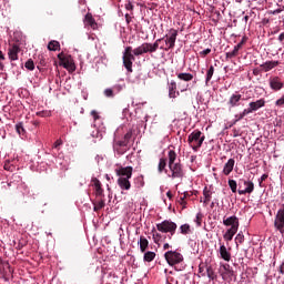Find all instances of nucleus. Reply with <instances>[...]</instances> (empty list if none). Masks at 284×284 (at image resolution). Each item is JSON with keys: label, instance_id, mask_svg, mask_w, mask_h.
<instances>
[{"label": "nucleus", "instance_id": "obj_45", "mask_svg": "<svg viewBox=\"0 0 284 284\" xmlns=\"http://www.w3.org/2000/svg\"><path fill=\"white\" fill-rule=\"evenodd\" d=\"M235 241H236V243L239 244H241V243H243V241H245V235H243V233H239L237 235H236V237H235Z\"/></svg>", "mask_w": 284, "mask_h": 284}, {"label": "nucleus", "instance_id": "obj_46", "mask_svg": "<svg viewBox=\"0 0 284 284\" xmlns=\"http://www.w3.org/2000/svg\"><path fill=\"white\" fill-rule=\"evenodd\" d=\"M104 95L108 97L109 99H112L114 97V91L112 89H105Z\"/></svg>", "mask_w": 284, "mask_h": 284}, {"label": "nucleus", "instance_id": "obj_42", "mask_svg": "<svg viewBox=\"0 0 284 284\" xmlns=\"http://www.w3.org/2000/svg\"><path fill=\"white\" fill-rule=\"evenodd\" d=\"M206 274L211 278V281H214L215 275H214V270L212 268V266L206 267Z\"/></svg>", "mask_w": 284, "mask_h": 284}, {"label": "nucleus", "instance_id": "obj_7", "mask_svg": "<svg viewBox=\"0 0 284 284\" xmlns=\"http://www.w3.org/2000/svg\"><path fill=\"white\" fill-rule=\"evenodd\" d=\"M164 258L166 263L171 266L179 265V263H183V254L178 251H168L164 254Z\"/></svg>", "mask_w": 284, "mask_h": 284}, {"label": "nucleus", "instance_id": "obj_32", "mask_svg": "<svg viewBox=\"0 0 284 284\" xmlns=\"http://www.w3.org/2000/svg\"><path fill=\"white\" fill-rule=\"evenodd\" d=\"M156 258V253L152 252V251H148L146 253H144V261L146 263H152V261Z\"/></svg>", "mask_w": 284, "mask_h": 284}, {"label": "nucleus", "instance_id": "obj_1", "mask_svg": "<svg viewBox=\"0 0 284 284\" xmlns=\"http://www.w3.org/2000/svg\"><path fill=\"white\" fill-rule=\"evenodd\" d=\"M148 52H150L148 42L142 43L140 47L133 50H132V47H126L122 55L123 67L125 68V70L129 73H132L133 61H136L135 57H141V54H148Z\"/></svg>", "mask_w": 284, "mask_h": 284}, {"label": "nucleus", "instance_id": "obj_23", "mask_svg": "<svg viewBox=\"0 0 284 284\" xmlns=\"http://www.w3.org/2000/svg\"><path fill=\"white\" fill-rule=\"evenodd\" d=\"M118 185L122 190H126V191L130 190V187H132V184L130 183V179L128 178H119Z\"/></svg>", "mask_w": 284, "mask_h": 284}, {"label": "nucleus", "instance_id": "obj_40", "mask_svg": "<svg viewBox=\"0 0 284 284\" xmlns=\"http://www.w3.org/2000/svg\"><path fill=\"white\" fill-rule=\"evenodd\" d=\"M24 68H27V70H30L32 72V70H34V61L32 59H29L24 63Z\"/></svg>", "mask_w": 284, "mask_h": 284}, {"label": "nucleus", "instance_id": "obj_33", "mask_svg": "<svg viewBox=\"0 0 284 284\" xmlns=\"http://www.w3.org/2000/svg\"><path fill=\"white\" fill-rule=\"evenodd\" d=\"M93 210L94 212H99L100 210H103L105 207V200H100L99 202L93 203Z\"/></svg>", "mask_w": 284, "mask_h": 284}, {"label": "nucleus", "instance_id": "obj_58", "mask_svg": "<svg viewBox=\"0 0 284 284\" xmlns=\"http://www.w3.org/2000/svg\"><path fill=\"white\" fill-rule=\"evenodd\" d=\"M60 145H63V141H62V140H57V141L54 142V144H53V148H54L55 150H58Z\"/></svg>", "mask_w": 284, "mask_h": 284}, {"label": "nucleus", "instance_id": "obj_47", "mask_svg": "<svg viewBox=\"0 0 284 284\" xmlns=\"http://www.w3.org/2000/svg\"><path fill=\"white\" fill-rule=\"evenodd\" d=\"M242 119H245V116L243 115V113H239L235 115V120L233 121V125H236V123H239V121H242Z\"/></svg>", "mask_w": 284, "mask_h": 284}, {"label": "nucleus", "instance_id": "obj_22", "mask_svg": "<svg viewBox=\"0 0 284 284\" xmlns=\"http://www.w3.org/2000/svg\"><path fill=\"white\" fill-rule=\"evenodd\" d=\"M84 24L90 26L92 30H97V20L92 17V13H87L84 17Z\"/></svg>", "mask_w": 284, "mask_h": 284}, {"label": "nucleus", "instance_id": "obj_49", "mask_svg": "<svg viewBox=\"0 0 284 284\" xmlns=\"http://www.w3.org/2000/svg\"><path fill=\"white\" fill-rule=\"evenodd\" d=\"M275 105H277L278 108H283V105H284V94L282 95V98L276 100Z\"/></svg>", "mask_w": 284, "mask_h": 284}, {"label": "nucleus", "instance_id": "obj_55", "mask_svg": "<svg viewBox=\"0 0 284 284\" xmlns=\"http://www.w3.org/2000/svg\"><path fill=\"white\" fill-rule=\"evenodd\" d=\"M252 109L248 106L247 109H244L242 113L243 116H247V114H252Z\"/></svg>", "mask_w": 284, "mask_h": 284}, {"label": "nucleus", "instance_id": "obj_41", "mask_svg": "<svg viewBox=\"0 0 284 284\" xmlns=\"http://www.w3.org/2000/svg\"><path fill=\"white\" fill-rule=\"evenodd\" d=\"M195 223H196L197 227H201V225L203 223V213H197L196 214Z\"/></svg>", "mask_w": 284, "mask_h": 284}, {"label": "nucleus", "instance_id": "obj_26", "mask_svg": "<svg viewBox=\"0 0 284 284\" xmlns=\"http://www.w3.org/2000/svg\"><path fill=\"white\" fill-rule=\"evenodd\" d=\"M176 77L180 81H185L186 83L194 79V75L192 73H185V72L178 73Z\"/></svg>", "mask_w": 284, "mask_h": 284}, {"label": "nucleus", "instance_id": "obj_37", "mask_svg": "<svg viewBox=\"0 0 284 284\" xmlns=\"http://www.w3.org/2000/svg\"><path fill=\"white\" fill-rule=\"evenodd\" d=\"M113 150H114V152H116V154H119V156H121L128 152V149L125 146L113 145Z\"/></svg>", "mask_w": 284, "mask_h": 284}, {"label": "nucleus", "instance_id": "obj_12", "mask_svg": "<svg viewBox=\"0 0 284 284\" xmlns=\"http://www.w3.org/2000/svg\"><path fill=\"white\" fill-rule=\"evenodd\" d=\"M268 84L271 90H273L274 92H278V90H283V85H284L280 77H271L268 79Z\"/></svg>", "mask_w": 284, "mask_h": 284}, {"label": "nucleus", "instance_id": "obj_62", "mask_svg": "<svg viewBox=\"0 0 284 284\" xmlns=\"http://www.w3.org/2000/svg\"><path fill=\"white\" fill-rule=\"evenodd\" d=\"M239 50H241L240 45H235L231 52L235 53V57H239Z\"/></svg>", "mask_w": 284, "mask_h": 284}, {"label": "nucleus", "instance_id": "obj_29", "mask_svg": "<svg viewBox=\"0 0 284 284\" xmlns=\"http://www.w3.org/2000/svg\"><path fill=\"white\" fill-rule=\"evenodd\" d=\"M150 245V242L148 241V239H145V236H141L140 237V251L143 253H145V250H148Z\"/></svg>", "mask_w": 284, "mask_h": 284}, {"label": "nucleus", "instance_id": "obj_35", "mask_svg": "<svg viewBox=\"0 0 284 284\" xmlns=\"http://www.w3.org/2000/svg\"><path fill=\"white\" fill-rule=\"evenodd\" d=\"M176 161V152L174 150L169 151V165H174Z\"/></svg>", "mask_w": 284, "mask_h": 284}, {"label": "nucleus", "instance_id": "obj_56", "mask_svg": "<svg viewBox=\"0 0 284 284\" xmlns=\"http://www.w3.org/2000/svg\"><path fill=\"white\" fill-rule=\"evenodd\" d=\"M245 43H247V37H243L241 42L237 43L236 45H240V50H241V48H243V45H245Z\"/></svg>", "mask_w": 284, "mask_h": 284}, {"label": "nucleus", "instance_id": "obj_5", "mask_svg": "<svg viewBox=\"0 0 284 284\" xmlns=\"http://www.w3.org/2000/svg\"><path fill=\"white\" fill-rule=\"evenodd\" d=\"M58 59L60 61V65L68 70V72H74L77 70V64H74L72 55L61 52L58 54Z\"/></svg>", "mask_w": 284, "mask_h": 284}, {"label": "nucleus", "instance_id": "obj_4", "mask_svg": "<svg viewBox=\"0 0 284 284\" xmlns=\"http://www.w3.org/2000/svg\"><path fill=\"white\" fill-rule=\"evenodd\" d=\"M176 37H179V31L176 29H170L169 34L164 37L165 45L160 47V50H164L165 52L173 50L176 45Z\"/></svg>", "mask_w": 284, "mask_h": 284}, {"label": "nucleus", "instance_id": "obj_43", "mask_svg": "<svg viewBox=\"0 0 284 284\" xmlns=\"http://www.w3.org/2000/svg\"><path fill=\"white\" fill-rule=\"evenodd\" d=\"M223 268L225 270L226 274H229V276H234V271L231 270L230 264H224Z\"/></svg>", "mask_w": 284, "mask_h": 284}, {"label": "nucleus", "instance_id": "obj_14", "mask_svg": "<svg viewBox=\"0 0 284 284\" xmlns=\"http://www.w3.org/2000/svg\"><path fill=\"white\" fill-rule=\"evenodd\" d=\"M241 99H243V95L235 92L230 97L227 104L230 108H239L241 105Z\"/></svg>", "mask_w": 284, "mask_h": 284}, {"label": "nucleus", "instance_id": "obj_60", "mask_svg": "<svg viewBox=\"0 0 284 284\" xmlns=\"http://www.w3.org/2000/svg\"><path fill=\"white\" fill-rule=\"evenodd\" d=\"M235 53L233 51L226 52V59H234Z\"/></svg>", "mask_w": 284, "mask_h": 284}, {"label": "nucleus", "instance_id": "obj_54", "mask_svg": "<svg viewBox=\"0 0 284 284\" xmlns=\"http://www.w3.org/2000/svg\"><path fill=\"white\" fill-rule=\"evenodd\" d=\"M91 116H93L94 121H98V119H101V116L99 115V112H97L95 110L91 111Z\"/></svg>", "mask_w": 284, "mask_h": 284}, {"label": "nucleus", "instance_id": "obj_24", "mask_svg": "<svg viewBox=\"0 0 284 284\" xmlns=\"http://www.w3.org/2000/svg\"><path fill=\"white\" fill-rule=\"evenodd\" d=\"M236 232H239V229H236V226H231L223 235L224 241H232Z\"/></svg>", "mask_w": 284, "mask_h": 284}, {"label": "nucleus", "instance_id": "obj_15", "mask_svg": "<svg viewBox=\"0 0 284 284\" xmlns=\"http://www.w3.org/2000/svg\"><path fill=\"white\" fill-rule=\"evenodd\" d=\"M19 52H21V48H19L17 44H13L11 48H9L8 57L10 61H19Z\"/></svg>", "mask_w": 284, "mask_h": 284}, {"label": "nucleus", "instance_id": "obj_44", "mask_svg": "<svg viewBox=\"0 0 284 284\" xmlns=\"http://www.w3.org/2000/svg\"><path fill=\"white\" fill-rule=\"evenodd\" d=\"M135 185H136V187H143V185H145V182L143 181V178H136L135 179Z\"/></svg>", "mask_w": 284, "mask_h": 284}, {"label": "nucleus", "instance_id": "obj_30", "mask_svg": "<svg viewBox=\"0 0 284 284\" xmlns=\"http://www.w3.org/2000/svg\"><path fill=\"white\" fill-rule=\"evenodd\" d=\"M163 39H165V38H161V39L155 40V42L153 44L152 43H148L149 52L150 53L156 52L159 50V43H161V41H163Z\"/></svg>", "mask_w": 284, "mask_h": 284}, {"label": "nucleus", "instance_id": "obj_10", "mask_svg": "<svg viewBox=\"0 0 284 284\" xmlns=\"http://www.w3.org/2000/svg\"><path fill=\"white\" fill-rule=\"evenodd\" d=\"M169 169L171 171V179H183L184 173H183V165L181 163H175L169 165Z\"/></svg>", "mask_w": 284, "mask_h": 284}, {"label": "nucleus", "instance_id": "obj_51", "mask_svg": "<svg viewBox=\"0 0 284 284\" xmlns=\"http://www.w3.org/2000/svg\"><path fill=\"white\" fill-rule=\"evenodd\" d=\"M95 194L97 196H103V187L101 186L95 187Z\"/></svg>", "mask_w": 284, "mask_h": 284}, {"label": "nucleus", "instance_id": "obj_2", "mask_svg": "<svg viewBox=\"0 0 284 284\" xmlns=\"http://www.w3.org/2000/svg\"><path fill=\"white\" fill-rule=\"evenodd\" d=\"M205 141V135L200 130H194L187 138V143L194 152H199Z\"/></svg>", "mask_w": 284, "mask_h": 284}, {"label": "nucleus", "instance_id": "obj_64", "mask_svg": "<svg viewBox=\"0 0 284 284\" xmlns=\"http://www.w3.org/2000/svg\"><path fill=\"white\" fill-rule=\"evenodd\" d=\"M125 21H126V23H130L132 21V18L130 17V13L125 14Z\"/></svg>", "mask_w": 284, "mask_h": 284}, {"label": "nucleus", "instance_id": "obj_25", "mask_svg": "<svg viewBox=\"0 0 284 284\" xmlns=\"http://www.w3.org/2000/svg\"><path fill=\"white\" fill-rule=\"evenodd\" d=\"M179 91L176 92V82L175 81H171V83L169 84V97L170 99H176V97H179Z\"/></svg>", "mask_w": 284, "mask_h": 284}, {"label": "nucleus", "instance_id": "obj_9", "mask_svg": "<svg viewBox=\"0 0 284 284\" xmlns=\"http://www.w3.org/2000/svg\"><path fill=\"white\" fill-rule=\"evenodd\" d=\"M239 194L243 195V194H252V192H254V182H250L247 180H240L239 182Z\"/></svg>", "mask_w": 284, "mask_h": 284}, {"label": "nucleus", "instance_id": "obj_18", "mask_svg": "<svg viewBox=\"0 0 284 284\" xmlns=\"http://www.w3.org/2000/svg\"><path fill=\"white\" fill-rule=\"evenodd\" d=\"M223 225H225L226 227H235V230H239V217H236L235 215L230 216L225 220H223Z\"/></svg>", "mask_w": 284, "mask_h": 284}, {"label": "nucleus", "instance_id": "obj_17", "mask_svg": "<svg viewBox=\"0 0 284 284\" xmlns=\"http://www.w3.org/2000/svg\"><path fill=\"white\" fill-rule=\"evenodd\" d=\"M235 163L236 161H234V159H229V161L224 164V168L222 171L224 176H230V174H232V172L234 171Z\"/></svg>", "mask_w": 284, "mask_h": 284}, {"label": "nucleus", "instance_id": "obj_38", "mask_svg": "<svg viewBox=\"0 0 284 284\" xmlns=\"http://www.w3.org/2000/svg\"><path fill=\"white\" fill-rule=\"evenodd\" d=\"M212 77H214V65H211L206 72V83L212 81Z\"/></svg>", "mask_w": 284, "mask_h": 284}, {"label": "nucleus", "instance_id": "obj_59", "mask_svg": "<svg viewBox=\"0 0 284 284\" xmlns=\"http://www.w3.org/2000/svg\"><path fill=\"white\" fill-rule=\"evenodd\" d=\"M125 10H134V4H132V2L129 1L128 3H125Z\"/></svg>", "mask_w": 284, "mask_h": 284}, {"label": "nucleus", "instance_id": "obj_16", "mask_svg": "<svg viewBox=\"0 0 284 284\" xmlns=\"http://www.w3.org/2000/svg\"><path fill=\"white\" fill-rule=\"evenodd\" d=\"M280 64H281V62L271 60V61H266V62L262 63L260 65V68H261L262 72H270L271 70H274V68L278 67Z\"/></svg>", "mask_w": 284, "mask_h": 284}, {"label": "nucleus", "instance_id": "obj_27", "mask_svg": "<svg viewBox=\"0 0 284 284\" xmlns=\"http://www.w3.org/2000/svg\"><path fill=\"white\" fill-rule=\"evenodd\" d=\"M152 236H153V241L154 243L159 244L161 243V241H165V239H168V236L161 235V233L156 232V229H152Z\"/></svg>", "mask_w": 284, "mask_h": 284}, {"label": "nucleus", "instance_id": "obj_57", "mask_svg": "<svg viewBox=\"0 0 284 284\" xmlns=\"http://www.w3.org/2000/svg\"><path fill=\"white\" fill-rule=\"evenodd\" d=\"M92 183H93L94 187H101V181H99V179L94 178L92 180Z\"/></svg>", "mask_w": 284, "mask_h": 284}, {"label": "nucleus", "instance_id": "obj_52", "mask_svg": "<svg viewBox=\"0 0 284 284\" xmlns=\"http://www.w3.org/2000/svg\"><path fill=\"white\" fill-rule=\"evenodd\" d=\"M267 174H263L262 176H261V179L258 180V183H260V187H263V181H267Z\"/></svg>", "mask_w": 284, "mask_h": 284}, {"label": "nucleus", "instance_id": "obj_19", "mask_svg": "<svg viewBox=\"0 0 284 284\" xmlns=\"http://www.w3.org/2000/svg\"><path fill=\"white\" fill-rule=\"evenodd\" d=\"M203 197H201L200 202L203 203L204 207H207V204L210 203V201H212V191L205 186L203 190Z\"/></svg>", "mask_w": 284, "mask_h": 284}, {"label": "nucleus", "instance_id": "obj_63", "mask_svg": "<svg viewBox=\"0 0 284 284\" xmlns=\"http://www.w3.org/2000/svg\"><path fill=\"white\" fill-rule=\"evenodd\" d=\"M12 179L14 180V181H21V175H18V174H13L12 175Z\"/></svg>", "mask_w": 284, "mask_h": 284}, {"label": "nucleus", "instance_id": "obj_48", "mask_svg": "<svg viewBox=\"0 0 284 284\" xmlns=\"http://www.w3.org/2000/svg\"><path fill=\"white\" fill-rule=\"evenodd\" d=\"M37 116H41V118L50 116V111H39L37 112Z\"/></svg>", "mask_w": 284, "mask_h": 284}, {"label": "nucleus", "instance_id": "obj_11", "mask_svg": "<svg viewBox=\"0 0 284 284\" xmlns=\"http://www.w3.org/2000/svg\"><path fill=\"white\" fill-rule=\"evenodd\" d=\"M132 172H134L132 166H121L120 169L115 170V174L119 176V179H132Z\"/></svg>", "mask_w": 284, "mask_h": 284}, {"label": "nucleus", "instance_id": "obj_28", "mask_svg": "<svg viewBox=\"0 0 284 284\" xmlns=\"http://www.w3.org/2000/svg\"><path fill=\"white\" fill-rule=\"evenodd\" d=\"M48 50L51 52H57V50H61V43H59L57 40H52L48 44Z\"/></svg>", "mask_w": 284, "mask_h": 284}, {"label": "nucleus", "instance_id": "obj_21", "mask_svg": "<svg viewBox=\"0 0 284 284\" xmlns=\"http://www.w3.org/2000/svg\"><path fill=\"white\" fill-rule=\"evenodd\" d=\"M248 108L252 112H256L257 110H261V108H265V99H260L255 102L248 103Z\"/></svg>", "mask_w": 284, "mask_h": 284}, {"label": "nucleus", "instance_id": "obj_6", "mask_svg": "<svg viewBox=\"0 0 284 284\" xmlns=\"http://www.w3.org/2000/svg\"><path fill=\"white\" fill-rule=\"evenodd\" d=\"M14 274V268L10 265V262L3 261V257L0 256V276L3 281H10V276Z\"/></svg>", "mask_w": 284, "mask_h": 284}, {"label": "nucleus", "instance_id": "obj_53", "mask_svg": "<svg viewBox=\"0 0 284 284\" xmlns=\"http://www.w3.org/2000/svg\"><path fill=\"white\" fill-rule=\"evenodd\" d=\"M4 170H7V172H14V169H12V165H10V162L4 163Z\"/></svg>", "mask_w": 284, "mask_h": 284}, {"label": "nucleus", "instance_id": "obj_39", "mask_svg": "<svg viewBox=\"0 0 284 284\" xmlns=\"http://www.w3.org/2000/svg\"><path fill=\"white\" fill-rule=\"evenodd\" d=\"M229 186L231 189V192H233V194H236V187H239L236 180H229Z\"/></svg>", "mask_w": 284, "mask_h": 284}, {"label": "nucleus", "instance_id": "obj_8", "mask_svg": "<svg viewBox=\"0 0 284 284\" xmlns=\"http://www.w3.org/2000/svg\"><path fill=\"white\" fill-rule=\"evenodd\" d=\"M274 227L277 230V232L284 234V204L282 205L281 209H278L275 215Z\"/></svg>", "mask_w": 284, "mask_h": 284}, {"label": "nucleus", "instance_id": "obj_3", "mask_svg": "<svg viewBox=\"0 0 284 284\" xmlns=\"http://www.w3.org/2000/svg\"><path fill=\"white\" fill-rule=\"evenodd\" d=\"M178 227L179 226L176 225V223L172 222V220H164L161 223L156 224L158 232H161L162 234H169V241H172V236L176 234Z\"/></svg>", "mask_w": 284, "mask_h": 284}, {"label": "nucleus", "instance_id": "obj_13", "mask_svg": "<svg viewBox=\"0 0 284 284\" xmlns=\"http://www.w3.org/2000/svg\"><path fill=\"white\" fill-rule=\"evenodd\" d=\"M130 139H132V131H128L124 136L123 140H115L113 142V145L118 146V148H126L130 143Z\"/></svg>", "mask_w": 284, "mask_h": 284}, {"label": "nucleus", "instance_id": "obj_34", "mask_svg": "<svg viewBox=\"0 0 284 284\" xmlns=\"http://www.w3.org/2000/svg\"><path fill=\"white\" fill-rule=\"evenodd\" d=\"M16 131L18 132L19 136H26V128H23V122L16 124Z\"/></svg>", "mask_w": 284, "mask_h": 284}, {"label": "nucleus", "instance_id": "obj_50", "mask_svg": "<svg viewBox=\"0 0 284 284\" xmlns=\"http://www.w3.org/2000/svg\"><path fill=\"white\" fill-rule=\"evenodd\" d=\"M210 52H212V49H205V50L200 52V57L205 59V57H207V54H210Z\"/></svg>", "mask_w": 284, "mask_h": 284}, {"label": "nucleus", "instance_id": "obj_61", "mask_svg": "<svg viewBox=\"0 0 284 284\" xmlns=\"http://www.w3.org/2000/svg\"><path fill=\"white\" fill-rule=\"evenodd\" d=\"M179 203H180V205H183V207H185V205H187V202H185V197L184 196L180 197Z\"/></svg>", "mask_w": 284, "mask_h": 284}, {"label": "nucleus", "instance_id": "obj_31", "mask_svg": "<svg viewBox=\"0 0 284 284\" xmlns=\"http://www.w3.org/2000/svg\"><path fill=\"white\" fill-rule=\"evenodd\" d=\"M166 166H168V160L165 158H161L159 165H158V170H159L160 174L162 172H168V170H165Z\"/></svg>", "mask_w": 284, "mask_h": 284}, {"label": "nucleus", "instance_id": "obj_36", "mask_svg": "<svg viewBox=\"0 0 284 284\" xmlns=\"http://www.w3.org/2000/svg\"><path fill=\"white\" fill-rule=\"evenodd\" d=\"M181 234H192V229L190 227V224H183L180 226Z\"/></svg>", "mask_w": 284, "mask_h": 284}, {"label": "nucleus", "instance_id": "obj_20", "mask_svg": "<svg viewBox=\"0 0 284 284\" xmlns=\"http://www.w3.org/2000/svg\"><path fill=\"white\" fill-rule=\"evenodd\" d=\"M220 257L223 258V261H226L227 263L232 261V253L227 251V247L224 244L220 246Z\"/></svg>", "mask_w": 284, "mask_h": 284}]
</instances>
